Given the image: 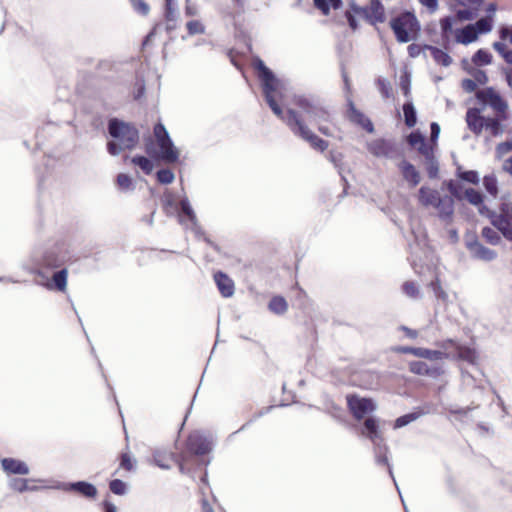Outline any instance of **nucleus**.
I'll list each match as a JSON object with an SVG mask.
<instances>
[{
    "mask_svg": "<svg viewBox=\"0 0 512 512\" xmlns=\"http://www.w3.org/2000/svg\"><path fill=\"white\" fill-rule=\"evenodd\" d=\"M475 96L478 102L484 107H490L494 115L500 116L501 118L508 117V102L495 88L486 87L477 90Z\"/></svg>",
    "mask_w": 512,
    "mask_h": 512,
    "instance_id": "8",
    "label": "nucleus"
},
{
    "mask_svg": "<svg viewBox=\"0 0 512 512\" xmlns=\"http://www.w3.org/2000/svg\"><path fill=\"white\" fill-rule=\"evenodd\" d=\"M453 20L451 17H445L440 20V26L442 30V35L448 37L452 32Z\"/></svg>",
    "mask_w": 512,
    "mask_h": 512,
    "instance_id": "50",
    "label": "nucleus"
},
{
    "mask_svg": "<svg viewBox=\"0 0 512 512\" xmlns=\"http://www.w3.org/2000/svg\"><path fill=\"white\" fill-rule=\"evenodd\" d=\"M421 48L416 44H411L408 46V53L411 57H416L420 54Z\"/></svg>",
    "mask_w": 512,
    "mask_h": 512,
    "instance_id": "63",
    "label": "nucleus"
},
{
    "mask_svg": "<svg viewBox=\"0 0 512 512\" xmlns=\"http://www.w3.org/2000/svg\"><path fill=\"white\" fill-rule=\"evenodd\" d=\"M493 22H494L493 15H487V16L479 19L478 21H476L475 24H472V25L476 28L477 35L479 36V34L489 33L493 28Z\"/></svg>",
    "mask_w": 512,
    "mask_h": 512,
    "instance_id": "32",
    "label": "nucleus"
},
{
    "mask_svg": "<svg viewBox=\"0 0 512 512\" xmlns=\"http://www.w3.org/2000/svg\"><path fill=\"white\" fill-rule=\"evenodd\" d=\"M107 149L111 155H117L121 151L125 150L124 148H122V145L119 142L116 143L113 141H111L107 144Z\"/></svg>",
    "mask_w": 512,
    "mask_h": 512,
    "instance_id": "56",
    "label": "nucleus"
},
{
    "mask_svg": "<svg viewBox=\"0 0 512 512\" xmlns=\"http://www.w3.org/2000/svg\"><path fill=\"white\" fill-rule=\"evenodd\" d=\"M132 7L134 10L142 15H146L149 12V6L144 0H131Z\"/></svg>",
    "mask_w": 512,
    "mask_h": 512,
    "instance_id": "51",
    "label": "nucleus"
},
{
    "mask_svg": "<svg viewBox=\"0 0 512 512\" xmlns=\"http://www.w3.org/2000/svg\"><path fill=\"white\" fill-rule=\"evenodd\" d=\"M116 184L118 188L123 191L132 190L134 188L131 177L125 173L118 174L116 178Z\"/></svg>",
    "mask_w": 512,
    "mask_h": 512,
    "instance_id": "40",
    "label": "nucleus"
},
{
    "mask_svg": "<svg viewBox=\"0 0 512 512\" xmlns=\"http://www.w3.org/2000/svg\"><path fill=\"white\" fill-rule=\"evenodd\" d=\"M1 465L3 470L8 474L27 475L29 473V468L26 463L18 459L4 458L1 461Z\"/></svg>",
    "mask_w": 512,
    "mask_h": 512,
    "instance_id": "19",
    "label": "nucleus"
},
{
    "mask_svg": "<svg viewBox=\"0 0 512 512\" xmlns=\"http://www.w3.org/2000/svg\"><path fill=\"white\" fill-rule=\"evenodd\" d=\"M173 0H165V16L167 20H173L174 19V10H173Z\"/></svg>",
    "mask_w": 512,
    "mask_h": 512,
    "instance_id": "59",
    "label": "nucleus"
},
{
    "mask_svg": "<svg viewBox=\"0 0 512 512\" xmlns=\"http://www.w3.org/2000/svg\"><path fill=\"white\" fill-rule=\"evenodd\" d=\"M455 39L461 44H470L478 39L477 30L472 24H468L455 33Z\"/></svg>",
    "mask_w": 512,
    "mask_h": 512,
    "instance_id": "22",
    "label": "nucleus"
},
{
    "mask_svg": "<svg viewBox=\"0 0 512 512\" xmlns=\"http://www.w3.org/2000/svg\"><path fill=\"white\" fill-rule=\"evenodd\" d=\"M401 176L407 182L410 188H415L421 181L420 172L407 160H402L397 164Z\"/></svg>",
    "mask_w": 512,
    "mask_h": 512,
    "instance_id": "14",
    "label": "nucleus"
},
{
    "mask_svg": "<svg viewBox=\"0 0 512 512\" xmlns=\"http://www.w3.org/2000/svg\"><path fill=\"white\" fill-rule=\"evenodd\" d=\"M269 310L275 314H284L288 309V303L282 296H274L269 302Z\"/></svg>",
    "mask_w": 512,
    "mask_h": 512,
    "instance_id": "31",
    "label": "nucleus"
},
{
    "mask_svg": "<svg viewBox=\"0 0 512 512\" xmlns=\"http://www.w3.org/2000/svg\"><path fill=\"white\" fill-rule=\"evenodd\" d=\"M403 113L406 126L409 128L414 127L417 122V118L416 111L411 102H407L403 105Z\"/></svg>",
    "mask_w": 512,
    "mask_h": 512,
    "instance_id": "34",
    "label": "nucleus"
},
{
    "mask_svg": "<svg viewBox=\"0 0 512 512\" xmlns=\"http://www.w3.org/2000/svg\"><path fill=\"white\" fill-rule=\"evenodd\" d=\"M483 184L486 189V191L492 195L493 197H496L498 194V186H497V179L495 176H485L483 179Z\"/></svg>",
    "mask_w": 512,
    "mask_h": 512,
    "instance_id": "41",
    "label": "nucleus"
},
{
    "mask_svg": "<svg viewBox=\"0 0 512 512\" xmlns=\"http://www.w3.org/2000/svg\"><path fill=\"white\" fill-rule=\"evenodd\" d=\"M181 210L189 219L193 220L195 218L194 212L187 202H181Z\"/></svg>",
    "mask_w": 512,
    "mask_h": 512,
    "instance_id": "60",
    "label": "nucleus"
},
{
    "mask_svg": "<svg viewBox=\"0 0 512 512\" xmlns=\"http://www.w3.org/2000/svg\"><path fill=\"white\" fill-rule=\"evenodd\" d=\"M260 78L263 84L265 99L273 111L297 137L309 143L314 150L324 152L329 147L328 141L320 138L308 127V123L317 126L318 131L325 136H332L328 126L332 121L331 113L327 107L311 98L298 96L294 98L296 109L289 108L284 111L277 102L278 81L273 73L262 63H259Z\"/></svg>",
    "mask_w": 512,
    "mask_h": 512,
    "instance_id": "1",
    "label": "nucleus"
},
{
    "mask_svg": "<svg viewBox=\"0 0 512 512\" xmlns=\"http://www.w3.org/2000/svg\"><path fill=\"white\" fill-rule=\"evenodd\" d=\"M390 27L400 43H407L416 38L420 25L413 13L404 12L391 19Z\"/></svg>",
    "mask_w": 512,
    "mask_h": 512,
    "instance_id": "4",
    "label": "nucleus"
},
{
    "mask_svg": "<svg viewBox=\"0 0 512 512\" xmlns=\"http://www.w3.org/2000/svg\"><path fill=\"white\" fill-rule=\"evenodd\" d=\"M419 2L426 6L430 12H434L438 8V1L437 0H419Z\"/></svg>",
    "mask_w": 512,
    "mask_h": 512,
    "instance_id": "61",
    "label": "nucleus"
},
{
    "mask_svg": "<svg viewBox=\"0 0 512 512\" xmlns=\"http://www.w3.org/2000/svg\"><path fill=\"white\" fill-rule=\"evenodd\" d=\"M482 236L492 245H496L500 242V236L498 232L490 227H484L482 229Z\"/></svg>",
    "mask_w": 512,
    "mask_h": 512,
    "instance_id": "44",
    "label": "nucleus"
},
{
    "mask_svg": "<svg viewBox=\"0 0 512 512\" xmlns=\"http://www.w3.org/2000/svg\"><path fill=\"white\" fill-rule=\"evenodd\" d=\"M402 291L410 298H417L420 295L419 288L414 281H406L402 285Z\"/></svg>",
    "mask_w": 512,
    "mask_h": 512,
    "instance_id": "42",
    "label": "nucleus"
},
{
    "mask_svg": "<svg viewBox=\"0 0 512 512\" xmlns=\"http://www.w3.org/2000/svg\"><path fill=\"white\" fill-rule=\"evenodd\" d=\"M214 280L223 297L228 298L234 294V282L227 274L218 271L214 274Z\"/></svg>",
    "mask_w": 512,
    "mask_h": 512,
    "instance_id": "18",
    "label": "nucleus"
},
{
    "mask_svg": "<svg viewBox=\"0 0 512 512\" xmlns=\"http://www.w3.org/2000/svg\"><path fill=\"white\" fill-rule=\"evenodd\" d=\"M419 417L418 413H409L398 417L394 422V428H401L416 420Z\"/></svg>",
    "mask_w": 512,
    "mask_h": 512,
    "instance_id": "48",
    "label": "nucleus"
},
{
    "mask_svg": "<svg viewBox=\"0 0 512 512\" xmlns=\"http://www.w3.org/2000/svg\"><path fill=\"white\" fill-rule=\"evenodd\" d=\"M420 349L421 347L399 346L395 348V351L400 354H412L416 357H419Z\"/></svg>",
    "mask_w": 512,
    "mask_h": 512,
    "instance_id": "53",
    "label": "nucleus"
},
{
    "mask_svg": "<svg viewBox=\"0 0 512 512\" xmlns=\"http://www.w3.org/2000/svg\"><path fill=\"white\" fill-rule=\"evenodd\" d=\"M407 142L412 147H417L419 153L424 156H428L431 149L425 142V138L419 132H412L407 137Z\"/></svg>",
    "mask_w": 512,
    "mask_h": 512,
    "instance_id": "26",
    "label": "nucleus"
},
{
    "mask_svg": "<svg viewBox=\"0 0 512 512\" xmlns=\"http://www.w3.org/2000/svg\"><path fill=\"white\" fill-rule=\"evenodd\" d=\"M431 289L433 290L435 297L440 300L443 303H446L448 300L447 293L443 290L440 280L438 277L435 278V280L431 281L430 285Z\"/></svg>",
    "mask_w": 512,
    "mask_h": 512,
    "instance_id": "39",
    "label": "nucleus"
},
{
    "mask_svg": "<svg viewBox=\"0 0 512 512\" xmlns=\"http://www.w3.org/2000/svg\"><path fill=\"white\" fill-rule=\"evenodd\" d=\"M418 200L422 206L435 207L443 218L450 217L453 214V200L449 196L441 197L440 193L432 188L422 186L418 192Z\"/></svg>",
    "mask_w": 512,
    "mask_h": 512,
    "instance_id": "5",
    "label": "nucleus"
},
{
    "mask_svg": "<svg viewBox=\"0 0 512 512\" xmlns=\"http://www.w3.org/2000/svg\"><path fill=\"white\" fill-rule=\"evenodd\" d=\"M485 119L486 117L481 115V110L478 108H469L466 112L467 126L477 136L484 129Z\"/></svg>",
    "mask_w": 512,
    "mask_h": 512,
    "instance_id": "16",
    "label": "nucleus"
},
{
    "mask_svg": "<svg viewBox=\"0 0 512 512\" xmlns=\"http://www.w3.org/2000/svg\"><path fill=\"white\" fill-rule=\"evenodd\" d=\"M67 269H61L55 272L51 278V282L47 284L49 289H56L60 292H65L67 288Z\"/></svg>",
    "mask_w": 512,
    "mask_h": 512,
    "instance_id": "25",
    "label": "nucleus"
},
{
    "mask_svg": "<svg viewBox=\"0 0 512 512\" xmlns=\"http://www.w3.org/2000/svg\"><path fill=\"white\" fill-rule=\"evenodd\" d=\"M462 87L467 92H473L476 90L477 83L472 79H464L462 82Z\"/></svg>",
    "mask_w": 512,
    "mask_h": 512,
    "instance_id": "58",
    "label": "nucleus"
},
{
    "mask_svg": "<svg viewBox=\"0 0 512 512\" xmlns=\"http://www.w3.org/2000/svg\"><path fill=\"white\" fill-rule=\"evenodd\" d=\"M428 364L423 361H412L409 363V370L411 373L424 376L427 373Z\"/></svg>",
    "mask_w": 512,
    "mask_h": 512,
    "instance_id": "47",
    "label": "nucleus"
},
{
    "mask_svg": "<svg viewBox=\"0 0 512 512\" xmlns=\"http://www.w3.org/2000/svg\"><path fill=\"white\" fill-rule=\"evenodd\" d=\"M471 61L477 67L486 66L492 63L493 56L487 49H478L473 54Z\"/></svg>",
    "mask_w": 512,
    "mask_h": 512,
    "instance_id": "29",
    "label": "nucleus"
},
{
    "mask_svg": "<svg viewBox=\"0 0 512 512\" xmlns=\"http://www.w3.org/2000/svg\"><path fill=\"white\" fill-rule=\"evenodd\" d=\"M362 434L369 438L373 443H379L383 440L381 433L379 431L378 422L373 417L365 419L364 430Z\"/></svg>",
    "mask_w": 512,
    "mask_h": 512,
    "instance_id": "20",
    "label": "nucleus"
},
{
    "mask_svg": "<svg viewBox=\"0 0 512 512\" xmlns=\"http://www.w3.org/2000/svg\"><path fill=\"white\" fill-rule=\"evenodd\" d=\"M64 263V259H62L58 253L47 251L39 260L38 265L43 269H56L64 265Z\"/></svg>",
    "mask_w": 512,
    "mask_h": 512,
    "instance_id": "21",
    "label": "nucleus"
},
{
    "mask_svg": "<svg viewBox=\"0 0 512 512\" xmlns=\"http://www.w3.org/2000/svg\"><path fill=\"white\" fill-rule=\"evenodd\" d=\"M462 8L457 10V16L462 20H472L481 8V0H454Z\"/></svg>",
    "mask_w": 512,
    "mask_h": 512,
    "instance_id": "15",
    "label": "nucleus"
},
{
    "mask_svg": "<svg viewBox=\"0 0 512 512\" xmlns=\"http://www.w3.org/2000/svg\"><path fill=\"white\" fill-rule=\"evenodd\" d=\"M430 129H431V135H430L431 141H436L439 136V133H440V127L436 122H433V123H431Z\"/></svg>",
    "mask_w": 512,
    "mask_h": 512,
    "instance_id": "62",
    "label": "nucleus"
},
{
    "mask_svg": "<svg viewBox=\"0 0 512 512\" xmlns=\"http://www.w3.org/2000/svg\"><path fill=\"white\" fill-rule=\"evenodd\" d=\"M187 32L190 36L203 34L205 32L204 25L198 20H192L186 24Z\"/></svg>",
    "mask_w": 512,
    "mask_h": 512,
    "instance_id": "45",
    "label": "nucleus"
},
{
    "mask_svg": "<svg viewBox=\"0 0 512 512\" xmlns=\"http://www.w3.org/2000/svg\"><path fill=\"white\" fill-rule=\"evenodd\" d=\"M444 374V369L441 365L427 366V373L424 376L431 378H438Z\"/></svg>",
    "mask_w": 512,
    "mask_h": 512,
    "instance_id": "52",
    "label": "nucleus"
},
{
    "mask_svg": "<svg viewBox=\"0 0 512 512\" xmlns=\"http://www.w3.org/2000/svg\"><path fill=\"white\" fill-rule=\"evenodd\" d=\"M368 151L375 157L392 158L396 153L395 144L387 139L378 138L367 144Z\"/></svg>",
    "mask_w": 512,
    "mask_h": 512,
    "instance_id": "13",
    "label": "nucleus"
},
{
    "mask_svg": "<svg viewBox=\"0 0 512 512\" xmlns=\"http://www.w3.org/2000/svg\"><path fill=\"white\" fill-rule=\"evenodd\" d=\"M480 214L488 217L492 225L495 226L507 240L512 241V224L507 215L496 214L486 206L480 208Z\"/></svg>",
    "mask_w": 512,
    "mask_h": 512,
    "instance_id": "12",
    "label": "nucleus"
},
{
    "mask_svg": "<svg viewBox=\"0 0 512 512\" xmlns=\"http://www.w3.org/2000/svg\"><path fill=\"white\" fill-rule=\"evenodd\" d=\"M348 119L359 126H361L368 133H372L374 131V126L371 120L365 116L360 110H358L353 103H350L348 111Z\"/></svg>",
    "mask_w": 512,
    "mask_h": 512,
    "instance_id": "17",
    "label": "nucleus"
},
{
    "mask_svg": "<svg viewBox=\"0 0 512 512\" xmlns=\"http://www.w3.org/2000/svg\"><path fill=\"white\" fill-rule=\"evenodd\" d=\"M455 349L457 352V359L466 361L470 364H474L477 359L476 351L470 347L455 345Z\"/></svg>",
    "mask_w": 512,
    "mask_h": 512,
    "instance_id": "30",
    "label": "nucleus"
},
{
    "mask_svg": "<svg viewBox=\"0 0 512 512\" xmlns=\"http://www.w3.org/2000/svg\"><path fill=\"white\" fill-rule=\"evenodd\" d=\"M131 163L138 166L147 175L151 174L154 168L152 161L145 156H134L131 158Z\"/></svg>",
    "mask_w": 512,
    "mask_h": 512,
    "instance_id": "33",
    "label": "nucleus"
},
{
    "mask_svg": "<svg viewBox=\"0 0 512 512\" xmlns=\"http://www.w3.org/2000/svg\"><path fill=\"white\" fill-rule=\"evenodd\" d=\"M314 5L318 8L324 15H328L330 13V6L327 0H314Z\"/></svg>",
    "mask_w": 512,
    "mask_h": 512,
    "instance_id": "54",
    "label": "nucleus"
},
{
    "mask_svg": "<svg viewBox=\"0 0 512 512\" xmlns=\"http://www.w3.org/2000/svg\"><path fill=\"white\" fill-rule=\"evenodd\" d=\"M458 177L461 180H464V181L472 183V184H478V182H479L478 173L473 170L459 172Z\"/></svg>",
    "mask_w": 512,
    "mask_h": 512,
    "instance_id": "49",
    "label": "nucleus"
},
{
    "mask_svg": "<svg viewBox=\"0 0 512 512\" xmlns=\"http://www.w3.org/2000/svg\"><path fill=\"white\" fill-rule=\"evenodd\" d=\"M212 449L211 440L199 431L191 432L184 444V448L178 453L177 465L181 473L190 471L195 463L196 456H204Z\"/></svg>",
    "mask_w": 512,
    "mask_h": 512,
    "instance_id": "2",
    "label": "nucleus"
},
{
    "mask_svg": "<svg viewBox=\"0 0 512 512\" xmlns=\"http://www.w3.org/2000/svg\"><path fill=\"white\" fill-rule=\"evenodd\" d=\"M135 467V461L129 452H122L119 456V468L130 472Z\"/></svg>",
    "mask_w": 512,
    "mask_h": 512,
    "instance_id": "38",
    "label": "nucleus"
},
{
    "mask_svg": "<svg viewBox=\"0 0 512 512\" xmlns=\"http://www.w3.org/2000/svg\"><path fill=\"white\" fill-rule=\"evenodd\" d=\"M353 11L357 15L362 16L371 25L384 23L386 20L385 8L380 0H371L364 7L354 6Z\"/></svg>",
    "mask_w": 512,
    "mask_h": 512,
    "instance_id": "9",
    "label": "nucleus"
},
{
    "mask_svg": "<svg viewBox=\"0 0 512 512\" xmlns=\"http://www.w3.org/2000/svg\"><path fill=\"white\" fill-rule=\"evenodd\" d=\"M347 407L356 420H361L368 413L375 410L376 406L372 399L362 398L356 394L346 396Z\"/></svg>",
    "mask_w": 512,
    "mask_h": 512,
    "instance_id": "11",
    "label": "nucleus"
},
{
    "mask_svg": "<svg viewBox=\"0 0 512 512\" xmlns=\"http://www.w3.org/2000/svg\"><path fill=\"white\" fill-rule=\"evenodd\" d=\"M496 150L499 155H504L512 150V142L506 141V142L499 143L497 145Z\"/></svg>",
    "mask_w": 512,
    "mask_h": 512,
    "instance_id": "57",
    "label": "nucleus"
},
{
    "mask_svg": "<svg viewBox=\"0 0 512 512\" xmlns=\"http://www.w3.org/2000/svg\"><path fill=\"white\" fill-rule=\"evenodd\" d=\"M507 118H501L500 116L494 115V117H486L484 128L489 131L490 135L493 137L499 136L503 132V128L501 125L502 121H505Z\"/></svg>",
    "mask_w": 512,
    "mask_h": 512,
    "instance_id": "27",
    "label": "nucleus"
},
{
    "mask_svg": "<svg viewBox=\"0 0 512 512\" xmlns=\"http://www.w3.org/2000/svg\"><path fill=\"white\" fill-rule=\"evenodd\" d=\"M447 186L453 197L458 200H467L471 205L478 207L479 212L480 208L485 206L483 204V195L479 191L473 188L464 189L461 183L453 180H451Z\"/></svg>",
    "mask_w": 512,
    "mask_h": 512,
    "instance_id": "10",
    "label": "nucleus"
},
{
    "mask_svg": "<svg viewBox=\"0 0 512 512\" xmlns=\"http://www.w3.org/2000/svg\"><path fill=\"white\" fill-rule=\"evenodd\" d=\"M153 134L159 150H156L154 140L149 137L145 141V152L151 158L156 160H163L166 163L177 162L179 158V152L174 147L173 142L162 123H157L154 126Z\"/></svg>",
    "mask_w": 512,
    "mask_h": 512,
    "instance_id": "3",
    "label": "nucleus"
},
{
    "mask_svg": "<svg viewBox=\"0 0 512 512\" xmlns=\"http://www.w3.org/2000/svg\"><path fill=\"white\" fill-rule=\"evenodd\" d=\"M433 59L441 65L448 66L451 64V57L443 50L437 47H429Z\"/></svg>",
    "mask_w": 512,
    "mask_h": 512,
    "instance_id": "35",
    "label": "nucleus"
},
{
    "mask_svg": "<svg viewBox=\"0 0 512 512\" xmlns=\"http://www.w3.org/2000/svg\"><path fill=\"white\" fill-rule=\"evenodd\" d=\"M473 77H474V79H473V80H474L476 83H479V84H482V85L486 84V83H487V81H488V76H487V74H486L484 71H482V70H476V71L473 73Z\"/></svg>",
    "mask_w": 512,
    "mask_h": 512,
    "instance_id": "55",
    "label": "nucleus"
},
{
    "mask_svg": "<svg viewBox=\"0 0 512 512\" xmlns=\"http://www.w3.org/2000/svg\"><path fill=\"white\" fill-rule=\"evenodd\" d=\"M108 131L124 149L132 150L139 142L138 129L134 125L119 121L118 119H111L109 121Z\"/></svg>",
    "mask_w": 512,
    "mask_h": 512,
    "instance_id": "6",
    "label": "nucleus"
},
{
    "mask_svg": "<svg viewBox=\"0 0 512 512\" xmlns=\"http://www.w3.org/2000/svg\"><path fill=\"white\" fill-rule=\"evenodd\" d=\"M69 490L90 499H94L98 493L96 487L93 484L85 481L71 483Z\"/></svg>",
    "mask_w": 512,
    "mask_h": 512,
    "instance_id": "23",
    "label": "nucleus"
},
{
    "mask_svg": "<svg viewBox=\"0 0 512 512\" xmlns=\"http://www.w3.org/2000/svg\"><path fill=\"white\" fill-rule=\"evenodd\" d=\"M109 489L113 494L124 495L127 490V485L120 479L111 480L109 483Z\"/></svg>",
    "mask_w": 512,
    "mask_h": 512,
    "instance_id": "43",
    "label": "nucleus"
},
{
    "mask_svg": "<svg viewBox=\"0 0 512 512\" xmlns=\"http://www.w3.org/2000/svg\"><path fill=\"white\" fill-rule=\"evenodd\" d=\"M503 169L512 176V156L505 160Z\"/></svg>",
    "mask_w": 512,
    "mask_h": 512,
    "instance_id": "64",
    "label": "nucleus"
},
{
    "mask_svg": "<svg viewBox=\"0 0 512 512\" xmlns=\"http://www.w3.org/2000/svg\"><path fill=\"white\" fill-rule=\"evenodd\" d=\"M499 41L492 44L493 49L501 56L504 62L512 65V49L508 48L506 43L512 45V24L502 25L498 31ZM505 79L509 87L512 88V67L504 70Z\"/></svg>",
    "mask_w": 512,
    "mask_h": 512,
    "instance_id": "7",
    "label": "nucleus"
},
{
    "mask_svg": "<svg viewBox=\"0 0 512 512\" xmlns=\"http://www.w3.org/2000/svg\"><path fill=\"white\" fill-rule=\"evenodd\" d=\"M178 454L168 451H156L153 455L155 464L163 469H169L173 463L177 464Z\"/></svg>",
    "mask_w": 512,
    "mask_h": 512,
    "instance_id": "24",
    "label": "nucleus"
},
{
    "mask_svg": "<svg viewBox=\"0 0 512 512\" xmlns=\"http://www.w3.org/2000/svg\"><path fill=\"white\" fill-rule=\"evenodd\" d=\"M474 253H475V256L478 257L479 259L486 260V261L492 260L496 256V253L493 250H491L487 247H484L481 244H475Z\"/></svg>",
    "mask_w": 512,
    "mask_h": 512,
    "instance_id": "37",
    "label": "nucleus"
},
{
    "mask_svg": "<svg viewBox=\"0 0 512 512\" xmlns=\"http://www.w3.org/2000/svg\"><path fill=\"white\" fill-rule=\"evenodd\" d=\"M449 355L445 352L439 351V350H430L427 348H421L420 349V356L419 358H425L429 360H442L448 358Z\"/></svg>",
    "mask_w": 512,
    "mask_h": 512,
    "instance_id": "36",
    "label": "nucleus"
},
{
    "mask_svg": "<svg viewBox=\"0 0 512 512\" xmlns=\"http://www.w3.org/2000/svg\"><path fill=\"white\" fill-rule=\"evenodd\" d=\"M158 182L161 184H170L174 181V173L170 169H160L156 174Z\"/></svg>",
    "mask_w": 512,
    "mask_h": 512,
    "instance_id": "46",
    "label": "nucleus"
},
{
    "mask_svg": "<svg viewBox=\"0 0 512 512\" xmlns=\"http://www.w3.org/2000/svg\"><path fill=\"white\" fill-rule=\"evenodd\" d=\"M34 483L35 481L30 479L14 478L10 481L9 485L11 490L22 493L35 490L37 487Z\"/></svg>",
    "mask_w": 512,
    "mask_h": 512,
    "instance_id": "28",
    "label": "nucleus"
}]
</instances>
